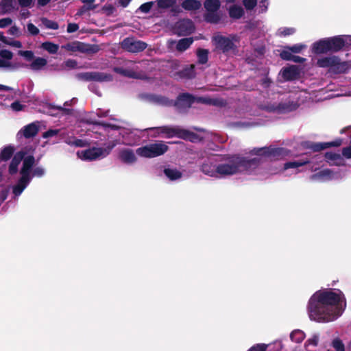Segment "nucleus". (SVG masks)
<instances>
[{"instance_id": "43", "label": "nucleus", "mask_w": 351, "mask_h": 351, "mask_svg": "<svg viewBox=\"0 0 351 351\" xmlns=\"http://www.w3.org/2000/svg\"><path fill=\"white\" fill-rule=\"evenodd\" d=\"M285 154V149L282 147H267V156L278 158Z\"/></svg>"}, {"instance_id": "58", "label": "nucleus", "mask_w": 351, "mask_h": 351, "mask_svg": "<svg viewBox=\"0 0 351 351\" xmlns=\"http://www.w3.org/2000/svg\"><path fill=\"white\" fill-rule=\"evenodd\" d=\"M153 4H154L153 1L146 2L145 3H143L139 7L138 9L141 12H142L143 13H148L151 10Z\"/></svg>"}, {"instance_id": "15", "label": "nucleus", "mask_w": 351, "mask_h": 351, "mask_svg": "<svg viewBox=\"0 0 351 351\" xmlns=\"http://www.w3.org/2000/svg\"><path fill=\"white\" fill-rule=\"evenodd\" d=\"M237 161L239 166V171H245L250 172L256 169L260 163L261 160L258 158H254L252 159H247L245 157H241L237 155Z\"/></svg>"}, {"instance_id": "46", "label": "nucleus", "mask_w": 351, "mask_h": 351, "mask_svg": "<svg viewBox=\"0 0 351 351\" xmlns=\"http://www.w3.org/2000/svg\"><path fill=\"white\" fill-rule=\"evenodd\" d=\"M290 338L293 341L300 343L303 341L304 335L300 330H295L291 333Z\"/></svg>"}, {"instance_id": "41", "label": "nucleus", "mask_w": 351, "mask_h": 351, "mask_svg": "<svg viewBox=\"0 0 351 351\" xmlns=\"http://www.w3.org/2000/svg\"><path fill=\"white\" fill-rule=\"evenodd\" d=\"M164 173L171 180H176L182 177V173L176 169L165 168Z\"/></svg>"}, {"instance_id": "38", "label": "nucleus", "mask_w": 351, "mask_h": 351, "mask_svg": "<svg viewBox=\"0 0 351 351\" xmlns=\"http://www.w3.org/2000/svg\"><path fill=\"white\" fill-rule=\"evenodd\" d=\"M335 56L319 58L317 61V66L320 68L330 69L332 64L334 62Z\"/></svg>"}, {"instance_id": "28", "label": "nucleus", "mask_w": 351, "mask_h": 351, "mask_svg": "<svg viewBox=\"0 0 351 351\" xmlns=\"http://www.w3.org/2000/svg\"><path fill=\"white\" fill-rule=\"evenodd\" d=\"M181 6L185 10L195 11L201 8L202 3L199 0H184L181 3Z\"/></svg>"}, {"instance_id": "45", "label": "nucleus", "mask_w": 351, "mask_h": 351, "mask_svg": "<svg viewBox=\"0 0 351 351\" xmlns=\"http://www.w3.org/2000/svg\"><path fill=\"white\" fill-rule=\"evenodd\" d=\"M41 21L45 27L47 29L56 30L59 28V25L56 21L49 20L47 18H42Z\"/></svg>"}, {"instance_id": "12", "label": "nucleus", "mask_w": 351, "mask_h": 351, "mask_svg": "<svg viewBox=\"0 0 351 351\" xmlns=\"http://www.w3.org/2000/svg\"><path fill=\"white\" fill-rule=\"evenodd\" d=\"M178 128L171 127L169 125H164L160 127H153L145 129V130L151 131V136L153 138L157 137H166L173 138L177 136Z\"/></svg>"}, {"instance_id": "44", "label": "nucleus", "mask_w": 351, "mask_h": 351, "mask_svg": "<svg viewBox=\"0 0 351 351\" xmlns=\"http://www.w3.org/2000/svg\"><path fill=\"white\" fill-rule=\"evenodd\" d=\"M42 47L49 53L55 54L58 52L59 46L57 44L49 41L45 42L42 44Z\"/></svg>"}, {"instance_id": "64", "label": "nucleus", "mask_w": 351, "mask_h": 351, "mask_svg": "<svg viewBox=\"0 0 351 351\" xmlns=\"http://www.w3.org/2000/svg\"><path fill=\"white\" fill-rule=\"evenodd\" d=\"M12 23V19L8 17V18H3L0 19V28H5L9 25H10Z\"/></svg>"}, {"instance_id": "47", "label": "nucleus", "mask_w": 351, "mask_h": 351, "mask_svg": "<svg viewBox=\"0 0 351 351\" xmlns=\"http://www.w3.org/2000/svg\"><path fill=\"white\" fill-rule=\"evenodd\" d=\"M176 2V0H158L157 5L159 8L167 9L172 7Z\"/></svg>"}, {"instance_id": "14", "label": "nucleus", "mask_w": 351, "mask_h": 351, "mask_svg": "<svg viewBox=\"0 0 351 351\" xmlns=\"http://www.w3.org/2000/svg\"><path fill=\"white\" fill-rule=\"evenodd\" d=\"M79 80L85 82H105L110 80V75L100 72H83L76 75Z\"/></svg>"}, {"instance_id": "23", "label": "nucleus", "mask_w": 351, "mask_h": 351, "mask_svg": "<svg viewBox=\"0 0 351 351\" xmlns=\"http://www.w3.org/2000/svg\"><path fill=\"white\" fill-rule=\"evenodd\" d=\"M25 154L24 152L21 151L14 156L8 167V172L10 175H14L18 172L19 165L23 159Z\"/></svg>"}, {"instance_id": "10", "label": "nucleus", "mask_w": 351, "mask_h": 351, "mask_svg": "<svg viewBox=\"0 0 351 351\" xmlns=\"http://www.w3.org/2000/svg\"><path fill=\"white\" fill-rule=\"evenodd\" d=\"M219 155L210 154L205 160L200 162V171L205 175L215 176L217 174L216 163L219 162Z\"/></svg>"}, {"instance_id": "2", "label": "nucleus", "mask_w": 351, "mask_h": 351, "mask_svg": "<svg viewBox=\"0 0 351 351\" xmlns=\"http://www.w3.org/2000/svg\"><path fill=\"white\" fill-rule=\"evenodd\" d=\"M219 160L225 162L217 165V173L221 176H231L239 172L237 155H219Z\"/></svg>"}, {"instance_id": "60", "label": "nucleus", "mask_w": 351, "mask_h": 351, "mask_svg": "<svg viewBox=\"0 0 351 351\" xmlns=\"http://www.w3.org/2000/svg\"><path fill=\"white\" fill-rule=\"evenodd\" d=\"M0 56L5 60H10L13 57V53L12 51L8 49H2L0 51Z\"/></svg>"}, {"instance_id": "29", "label": "nucleus", "mask_w": 351, "mask_h": 351, "mask_svg": "<svg viewBox=\"0 0 351 351\" xmlns=\"http://www.w3.org/2000/svg\"><path fill=\"white\" fill-rule=\"evenodd\" d=\"M193 43V38H184L179 40L176 45V50L179 52H184L188 49Z\"/></svg>"}, {"instance_id": "7", "label": "nucleus", "mask_w": 351, "mask_h": 351, "mask_svg": "<svg viewBox=\"0 0 351 351\" xmlns=\"http://www.w3.org/2000/svg\"><path fill=\"white\" fill-rule=\"evenodd\" d=\"M120 47L125 51L136 53L144 51L147 47V44L132 36L124 38L120 43Z\"/></svg>"}, {"instance_id": "59", "label": "nucleus", "mask_w": 351, "mask_h": 351, "mask_svg": "<svg viewBox=\"0 0 351 351\" xmlns=\"http://www.w3.org/2000/svg\"><path fill=\"white\" fill-rule=\"evenodd\" d=\"M292 56H293V54H292L291 51H289L287 49L282 50L280 53V57L282 60H287V61L291 60V59L292 58Z\"/></svg>"}, {"instance_id": "35", "label": "nucleus", "mask_w": 351, "mask_h": 351, "mask_svg": "<svg viewBox=\"0 0 351 351\" xmlns=\"http://www.w3.org/2000/svg\"><path fill=\"white\" fill-rule=\"evenodd\" d=\"M206 12L218 11L221 6L219 0H205L204 3Z\"/></svg>"}, {"instance_id": "32", "label": "nucleus", "mask_w": 351, "mask_h": 351, "mask_svg": "<svg viewBox=\"0 0 351 351\" xmlns=\"http://www.w3.org/2000/svg\"><path fill=\"white\" fill-rule=\"evenodd\" d=\"M204 18L206 22L211 24H217L221 21V15L217 11L206 12L204 15Z\"/></svg>"}, {"instance_id": "1", "label": "nucleus", "mask_w": 351, "mask_h": 351, "mask_svg": "<svg viewBox=\"0 0 351 351\" xmlns=\"http://www.w3.org/2000/svg\"><path fill=\"white\" fill-rule=\"evenodd\" d=\"M331 289L316 291L310 298L308 304V312L311 320L317 322H330L340 317L343 311L341 307L345 300L343 293Z\"/></svg>"}, {"instance_id": "51", "label": "nucleus", "mask_w": 351, "mask_h": 351, "mask_svg": "<svg viewBox=\"0 0 351 351\" xmlns=\"http://www.w3.org/2000/svg\"><path fill=\"white\" fill-rule=\"evenodd\" d=\"M304 47L305 45H304L296 44L293 46H286L285 47V49H288L289 51H291V53H300Z\"/></svg>"}, {"instance_id": "49", "label": "nucleus", "mask_w": 351, "mask_h": 351, "mask_svg": "<svg viewBox=\"0 0 351 351\" xmlns=\"http://www.w3.org/2000/svg\"><path fill=\"white\" fill-rule=\"evenodd\" d=\"M101 10L104 14H105L108 16H110L112 15L114 12L116 11V8L112 4H106L102 7Z\"/></svg>"}, {"instance_id": "11", "label": "nucleus", "mask_w": 351, "mask_h": 351, "mask_svg": "<svg viewBox=\"0 0 351 351\" xmlns=\"http://www.w3.org/2000/svg\"><path fill=\"white\" fill-rule=\"evenodd\" d=\"M193 21L189 19H180L173 26V32L180 36H189L195 31Z\"/></svg>"}, {"instance_id": "6", "label": "nucleus", "mask_w": 351, "mask_h": 351, "mask_svg": "<svg viewBox=\"0 0 351 351\" xmlns=\"http://www.w3.org/2000/svg\"><path fill=\"white\" fill-rule=\"evenodd\" d=\"M328 44L329 51L332 53L339 52L346 49L351 45V39L348 36L339 35L326 38Z\"/></svg>"}, {"instance_id": "5", "label": "nucleus", "mask_w": 351, "mask_h": 351, "mask_svg": "<svg viewBox=\"0 0 351 351\" xmlns=\"http://www.w3.org/2000/svg\"><path fill=\"white\" fill-rule=\"evenodd\" d=\"M195 101V97L188 93L178 95L176 100L169 99V103L166 106H174L180 112L185 111L190 108Z\"/></svg>"}, {"instance_id": "40", "label": "nucleus", "mask_w": 351, "mask_h": 351, "mask_svg": "<svg viewBox=\"0 0 351 351\" xmlns=\"http://www.w3.org/2000/svg\"><path fill=\"white\" fill-rule=\"evenodd\" d=\"M333 176V171L329 169H326L312 175L311 179H328L330 180Z\"/></svg>"}, {"instance_id": "22", "label": "nucleus", "mask_w": 351, "mask_h": 351, "mask_svg": "<svg viewBox=\"0 0 351 351\" xmlns=\"http://www.w3.org/2000/svg\"><path fill=\"white\" fill-rule=\"evenodd\" d=\"M312 52L315 54L327 53L329 51L328 44L326 38L315 42L311 47Z\"/></svg>"}, {"instance_id": "63", "label": "nucleus", "mask_w": 351, "mask_h": 351, "mask_svg": "<svg viewBox=\"0 0 351 351\" xmlns=\"http://www.w3.org/2000/svg\"><path fill=\"white\" fill-rule=\"evenodd\" d=\"M94 124L97 125H101L104 128H110L112 130H117L119 128V127L116 125L109 123H106L104 121H95V122H94Z\"/></svg>"}, {"instance_id": "27", "label": "nucleus", "mask_w": 351, "mask_h": 351, "mask_svg": "<svg viewBox=\"0 0 351 351\" xmlns=\"http://www.w3.org/2000/svg\"><path fill=\"white\" fill-rule=\"evenodd\" d=\"M177 137L184 140L190 141L191 142H195L199 139V136L197 134L187 130L180 128L178 129Z\"/></svg>"}, {"instance_id": "37", "label": "nucleus", "mask_w": 351, "mask_h": 351, "mask_svg": "<svg viewBox=\"0 0 351 351\" xmlns=\"http://www.w3.org/2000/svg\"><path fill=\"white\" fill-rule=\"evenodd\" d=\"M64 142L71 146H74L75 147H84L86 146L87 143L85 141L82 139L76 138L74 136L67 137Z\"/></svg>"}, {"instance_id": "30", "label": "nucleus", "mask_w": 351, "mask_h": 351, "mask_svg": "<svg viewBox=\"0 0 351 351\" xmlns=\"http://www.w3.org/2000/svg\"><path fill=\"white\" fill-rule=\"evenodd\" d=\"M229 16L232 19H239L244 15V10L240 5H233L228 10Z\"/></svg>"}, {"instance_id": "42", "label": "nucleus", "mask_w": 351, "mask_h": 351, "mask_svg": "<svg viewBox=\"0 0 351 351\" xmlns=\"http://www.w3.org/2000/svg\"><path fill=\"white\" fill-rule=\"evenodd\" d=\"M310 160H299L296 161H290L287 162L285 164L284 168L285 169H291V168H298L302 166H304L306 164H308Z\"/></svg>"}, {"instance_id": "8", "label": "nucleus", "mask_w": 351, "mask_h": 351, "mask_svg": "<svg viewBox=\"0 0 351 351\" xmlns=\"http://www.w3.org/2000/svg\"><path fill=\"white\" fill-rule=\"evenodd\" d=\"M66 49L72 52L80 51L88 55L97 53L100 50V47L98 45L87 44L80 41H74L68 43L66 45Z\"/></svg>"}, {"instance_id": "17", "label": "nucleus", "mask_w": 351, "mask_h": 351, "mask_svg": "<svg viewBox=\"0 0 351 351\" xmlns=\"http://www.w3.org/2000/svg\"><path fill=\"white\" fill-rule=\"evenodd\" d=\"M280 73L285 82L294 81L300 78V70L296 65L283 67Z\"/></svg>"}, {"instance_id": "20", "label": "nucleus", "mask_w": 351, "mask_h": 351, "mask_svg": "<svg viewBox=\"0 0 351 351\" xmlns=\"http://www.w3.org/2000/svg\"><path fill=\"white\" fill-rule=\"evenodd\" d=\"M23 166L20 170L21 176H25L27 177L31 176V171L32 167L35 163V158L32 155H29L26 157H23Z\"/></svg>"}, {"instance_id": "33", "label": "nucleus", "mask_w": 351, "mask_h": 351, "mask_svg": "<svg viewBox=\"0 0 351 351\" xmlns=\"http://www.w3.org/2000/svg\"><path fill=\"white\" fill-rule=\"evenodd\" d=\"M15 151V148L12 145H7L4 147L0 153V158L1 160L7 161L10 160L12 155L14 154V152Z\"/></svg>"}, {"instance_id": "13", "label": "nucleus", "mask_w": 351, "mask_h": 351, "mask_svg": "<svg viewBox=\"0 0 351 351\" xmlns=\"http://www.w3.org/2000/svg\"><path fill=\"white\" fill-rule=\"evenodd\" d=\"M213 41L215 43V47L217 50L221 51L223 53H228L237 48L234 42L228 37L218 35L213 37Z\"/></svg>"}, {"instance_id": "16", "label": "nucleus", "mask_w": 351, "mask_h": 351, "mask_svg": "<svg viewBox=\"0 0 351 351\" xmlns=\"http://www.w3.org/2000/svg\"><path fill=\"white\" fill-rule=\"evenodd\" d=\"M351 69V64L347 61H341L340 58L335 56L334 62L332 64L328 73L338 75L346 73Z\"/></svg>"}, {"instance_id": "54", "label": "nucleus", "mask_w": 351, "mask_h": 351, "mask_svg": "<svg viewBox=\"0 0 351 351\" xmlns=\"http://www.w3.org/2000/svg\"><path fill=\"white\" fill-rule=\"evenodd\" d=\"M267 147H263L260 148H254L250 154L256 156H267Z\"/></svg>"}, {"instance_id": "61", "label": "nucleus", "mask_w": 351, "mask_h": 351, "mask_svg": "<svg viewBox=\"0 0 351 351\" xmlns=\"http://www.w3.org/2000/svg\"><path fill=\"white\" fill-rule=\"evenodd\" d=\"M27 30L29 32V34L32 36H36L39 34V29L38 28L35 26L33 23H29L27 25Z\"/></svg>"}, {"instance_id": "18", "label": "nucleus", "mask_w": 351, "mask_h": 351, "mask_svg": "<svg viewBox=\"0 0 351 351\" xmlns=\"http://www.w3.org/2000/svg\"><path fill=\"white\" fill-rule=\"evenodd\" d=\"M138 97L141 99L149 101L150 103L159 104L162 106H165V104H168L169 103V98L165 96L158 95L155 94L141 93L139 95Z\"/></svg>"}, {"instance_id": "19", "label": "nucleus", "mask_w": 351, "mask_h": 351, "mask_svg": "<svg viewBox=\"0 0 351 351\" xmlns=\"http://www.w3.org/2000/svg\"><path fill=\"white\" fill-rule=\"evenodd\" d=\"M32 180V177L21 176L16 184L12 187V193L15 196H19Z\"/></svg>"}, {"instance_id": "55", "label": "nucleus", "mask_w": 351, "mask_h": 351, "mask_svg": "<svg viewBox=\"0 0 351 351\" xmlns=\"http://www.w3.org/2000/svg\"><path fill=\"white\" fill-rule=\"evenodd\" d=\"M95 9V6L84 5L78 9V10L76 13V15L82 16L87 12H88L90 10H94Z\"/></svg>"}, {"instance_id": "31", "label": "nucleus", "mask_w": 351, "mask_h": 351, "mask_svg": "<svg viewBox=\"0 0 351 351\" xmlns=\"http://www.w3.org/2000/svg\"><path fill=\"white\" fill-rule=\"evenodd\" d=\"M114 71L125 77H128L133 79H139L138 74L131 69H124L122 67H114Z\"/></svg>"}, {"instance_id": "56", "label": "nucleus", "mask_w": 351, "mask_h": 351, "mask_svg": "<svg viewBox=\"0 0 351 351\" xmlns=\"http://www.w3.org/2000/svg\"><path fill=\"white\" fill-rule=\"evenodd\" d=\"M19 55L24 57L27 61H32L34 58V53L32 51H19Z\"/></svg>"}, {"instance_id": "9", "label": "nucleus", "mask_w": 351, "mask_h": 351, "mask_svg": "<svg viewBox=\"0 0 351 351\" xmlns=\"http://www.w3.org/2000/svg\"><path fill=\"white\" fill-rule=\"evenodd\" d=\"M341 143L342 140L341 138L335 139L331 142L325 143H315L310 141H305L301 143V146L305 149H311L314 152H317L330 147H339Z\"/></svg>"}, {"instance_id": "62", "label": "nucleus", "mask_w": 351, "mask_h": 351, "mask_svg": "<svg viewBox=\"0 0 351 351\" xmlns=\"http://www.w3.org/2000/svg\"><path fill=\"white\" fill-rule=\"evenodd\" d=\"M10 107L14 111L19 112L23 110L25 106L21 104L19 101H15L11 104Z\"/></svg>"}, {"instance_id": "39", "label": "nucleus", "mask_w": 351, "mask_h": 351, "mask_svg": "<svg viewBox=\"0 0 351 351\" xmlns=\"http://www.w3.org/2000/svg\"><path fill=\"white\" fill-rule=\"evenodd\" d=\"M208 53L209 51L208 49L201 48L198 49L196 52L197 63L199 64H206L208 60Z\"/></svg>"}, {"instance_id": "24", "label": "nucleus", "mask_w": 351, "mask_h": 351, "mask_svg": "<svg viewBox=\"0 0 351 351\" xmlns=\"http://www.w3.org/2000/svg\"><path fill=\"white\" fill-rule=\"evenodd\" d=\"M299 107L297 102L293 101H281L278 104V114H285L295 110Z\"/></svg>"}, {"instance_id": "36", "label": "nucleus", "mask_w": 351, "mask_h": 351, "mask_svg": "<svg viewBox=\"0 0 351 351\" xmlns=\"http://www.w3.org/2000/svg\"><path fill=\"white\" fill-rule=\"evenodd\" d=\"M16 5L15 0H1L0 6L3 13H9L12 12Z\"/></svg>"}, {"instance_id": "53", "label": "nucleus", "mask_w": 351, "mask_h": 351, "mask_svg": "<svg viewBox=\"0 0 351 351\" xmlns=\"http://www.w3.org/2000/svg\"><path fill=\"white\" fill-rule=\"evenodd\" d=\"M268 345L265 343H256L252 346L247 351H267Z\"/></svg>"}, {"instance_id": "3", "label": "nucleus", "mask_w": 351, "mask_h": 351, "mask_svg": "<svg viewBox=\"0 0 351 351\" xmlns=\"http://www.w3.org/2000/svg\"><path fill=\"white\" fill-rule=\"evenodd\" d=\"M168 150V145L160 141L141 147L136 149V153L140 156L151 158L162 156Z\"/></svg>"}, {"instance_id": "34", "label": "nucleus", "mask_w": 351, "mask_h": 351, "mask_svg": "<svg viewBox=\"0 0 351 351\" xmlns=\"http://www.w3.org/2000/svg\"><path fill=\"white\" fill-rule=\"evenodd\" d=\"M47 64V61L44 58L37 57L33 60L29 65L32 70L39 71L42 69Z\"/></svg>"}, {"instance_id": "4", "label": "nucleus", "mask_w": 351, "mask_h": 351, "mask_svg": "<svg viewBox=\"0 0 351 351\" xmlns=\"http://www.w3.org/2000/svg\"><path fill=\"white\" fill-rule=\"evenodd\" d=\"M114 141L110 142L106 147H92L81 152L82 159L85 160H95L106 157L116 146Z\"/></svg>"}, {"instance_id": "26", "label": "nucleus", "mask_w": 351, "mask_h": 351, "mask_svg": "<svg viewBox=\"0 0 351 351\" xmlns=\"http://www.w3.org/2000/svg\"><path fill=\"white\" fill-rule=\"evenodd\" d=\"M120 160L126 164H132L136 160V157L132 150L125 149L119 153Z\"/></svg>"}, {"instance_id": "52", "label": "nucleus", "mask_w": 351, "mask_h": 351, "mask_svg": "<svg viewBox=\"0 0 351 351\" xmlns=\"http://www.w3.org/2000/svg\"><path fill=\"white\" fill-rule=\"evenodd\" d=\"M263 110L267 112L278 114V104H268L263 107Z\"/></svg>"}, {"instance_id": "21", "label": "nucleus", "mask_w": 351, "mask_h": 351, "mask_svg": "<svg viewBox=\"0 0 351 351\" xmlns=\"http://www.w3.org/2000/svg\"><path fill=\"white\" fill-rule=\"evenodd\" d=\"M195 66L194 64L186 66L181 71L173 73V77L180 79H192L195 76Z\"/></svg>"}, {"instance_id": "48", "label": "nucleus", "mask_w": 351, "mask_h": 351, "mask_svg": "<svg viewBox=\"0 0 351 351\" xmlns=\"http://www.w3.org/2000/svg\"><path fill=\"white\" fill-rule=\"evenodd\" d=\"M324 157L327 161H336L342 160L341 156L339 154L333 153L331 152H326Z\"/></svg>"}, {"instance_id": "25", "label": "nucleus", "mask_w": 351, "mask_h": 351, "mask_svg": "<svg viewBox=\"0 0 351 351\" xmlns=\"http://www.w3.org/2000/svg\"><path fill=\"white\" fill-rule=\"evenodd\" d=\"M38 131V125L32 123L25 125L21 132H23V135L25 138H30L36 136Z\"/></svg>"}, {"instance_id": "50", "label": "nucleus", "mask_w": 351, "mask_h": 351, "mask_svg": "<svg viewBox=\"0 0 351 351\" xmlns=\"http://www.w3.org/2000/svg\"><path fill=\"white\" fill-rule=\"evenodd\" d=\"M332 346L335 349L336 351H345L344 344L339 338H336L332 341Z\"/></svg>"}, {"instance_id": "57", "label": "nucleus", "mask_w": 351, "mask_h": 351, "mask_svg": "<svg viewBox=\"0 0 351 351\" xmlns=\"http://www.w3.org/2000/svg\"><path fill=\"white\" fill-rule=\"evenodd\" d=\"M243 4L247 10H251L257 5V0H243Z\"/></svg>"}]
</instances>
